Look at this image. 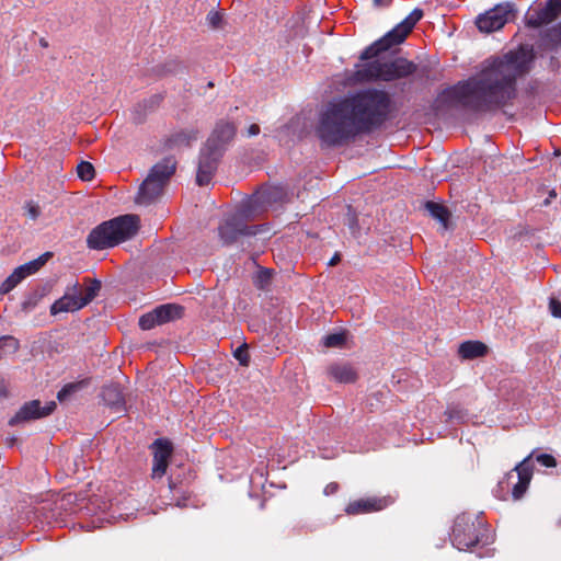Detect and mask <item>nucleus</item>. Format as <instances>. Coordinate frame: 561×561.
Segmentation results:
<instances>
[{
    "label": "nucleus",
    "instance_id": "35",
    "mask_svg": "<svg viewBox=\"0 0 561 561\" xmlns=\"http://www.w3.org/2000/svg\"><path fill=\"white\" fill-rule=\"evenodd\" d=\"M344 333H331L324 336L325 347H340L344 344Z\"/></svg>",
    "mask_w": 561,
    "mask_h": 561
},
{
    "label": "nucleus",
    "instance_id": "47",
    "mask_svg": "<svg viewBox=\"0 0 561 561\" xmlns=\"http://www.w3.org/2000/svg\"><path fill=\"white\" fill-rule=\"evenodd\" d=\"M260 134V127L257 124H251L249 129H248V136L251 137V136H256Z\"/></svg>",
    "mask_w": 561,
    "mask_h": 561
},
{
    "label": "nucleus",
    "instance_id": "16",
    "mask_svg": "<svg viewBox=\"0 0 561 561\" xmlns=\"http://www.w3.org/2000/svg\"><path fill=\"white\" fill-rule=\"evenodd\" d=\"M100 402L104 407L108 408L110 413L116 415H123L127 409L125 408V399L123 389L118 383H105L100 390Z\"/></svg>",
    "mask_w": 561,
    "mask_h": 561
},
{
    "label": "nucleus",
    "instance_id": "19",
    "mask_svg": "<svg viewBox=\"0 0 561 561\" xmlns=\"http://www.w3.org/2000/svg\"><path fill=\"white\" fill-rule=\"evenodd\" d=\"M268 206L259 202V199L250 197V199L241 203L236 213L231 214L229 218L248 222L259 218L266 210Z\"/></svg>",
    "mask_w": 561,
    "mask_h": 561
},
{
    "label": "nucleus",
    "instance_id": "38",
    "mask_svg": "<svg viewBox=\"0 0 561 561\" xmlns=\"http://www.w3.org/2000/svg\"><path fill=\"white\" fill-rule=\"evenodd\" d=\"M447 420H456L458 423H461L466 419V412L458 408H449L445 412Z\"/></svg>",
    "mask_w": 561,
    "mask_h": 561
},
{
    "label": "nucleus",
    "instance_id": "43",
    "mask_svg": "<svg viewBox=\"0 0 561 561\" xmlns=\"http://www.w3.org/2000/svg\"><path fill=\"white\" fill-rule=\"evenodd\" d=\"M207 22L213 28H218L221 24V15L218 12L210 11L207 14Z\"/></svg>",
    "mask_w": 561,
    "mask_h": 561
},
{
    "label": "nucleus",
    "instance_id": "21",
    "mask_svg": "<svg viewBox=\"0 0 561 561\" xmlns=\"http://www.w3.org/2000/svg\"><path fill=\"white\" fill-rule=\"evenodd\" d=\"M198 130L194 128L184 129L174 133L168 137L163 144L165 150H174L183 147H190L192 142L197 141Z\"/></svg>",
    "mask_w": 561,
    "mask_h": 561
},
{
    "label": "nucleus",
    "instance_id": "48",
    "mask_svg": "<svg viewBox=\"0 0 561 561\" xmlns=\"http://www.w3.org/2000/svg\"><path fill=\"white\" fill-rule=\"evenodd\" d=\"M8 397V390L5 387V382L3 379H0V399H4Z\"/></svg>",
    "mask_w": 561,
    "mask_h": 561
},
{
    "label": "nucleus",
    "instance_id": "1",
    "mask_svg": "<svg viewBox=\"0 0 561 561\" xmlns=\"http://www.w3.org/2000/svg\"><path fill=\"white\" fill-rule=\"evenodd\" d=\"M531 60L533 48L522 45L517 50L485 62L479 75L447 90V99L478 112L502 106L514 99L515 80L528 71Z\"/></svg>",
    "mask_w": 561,
    "mask_h": 561
},
{
    "label": "nucleus",
    "instance_id": "51",
    "mask_svg": "<svg viewBox=\"0 0 561 561\" xmlns=\"http://www.w3.org/2000/svg\"><path fill=\"white\" fill-rule=\"evenodd\" d=\"M339 262H340V254L335 253L334 256L330 259L329 265L330 266H335L336 263H339Z\"/></svg>",
    "mask_w": 561,
    "mask_h": 561
},
{
    "label": "nucleus",
    "instance_id": "8",
    "mask_svg": "<svg viewBox=\"0 0 561 561\" xmlns=\"http://www.w3.org/2000/svg\"><path fill=\"white\" fill-rule=\"evenodd\" d=\"M515 8L512 2H504L480 14L476 26L483 33L496 32L514 19Z\"/></svg>",
    "mask_w": 561,
    "mask_h": 561
},
{
    "label": "nucleus",
    "instance_id": "28",
    "mask_svg": "<svg viewBox=\"0 0 561 561\" xmlns=\"http://www.w3.org/2000/svg\"><path fill=\"white\" fill-rule=\"evenodd\" d=\"M58 515L59 511L57 507H54L53 503H44L35 508V517H37L43 525H49L56 522Z\"/></svg>",
    "mask_w": 561,
    "mask_h": 561
},
{
    "label": "nucleus",
    "instance_id": "52",
    "mask_svg": "<svg viewBox=\"0 0 561 561\" xmlns=\"http://www.w3.org/2000/svg\"><path fill=\"white\" fill-rule=\"evenodd\" d=\"M141 197V193H139V187L137 188L136 193H134V204H139V198Z\"/></svg>",
    "mask_w": 561,
    "mask_h": 561
},
{
    "label": "nucleus",
    "instance_id": "49",
    "mask_svg": "<svg viewBox=\"0 0 561 561\" xmlns=\"http://www.w3.org/2000/svg\"><path fill=\"white\" fill-rule=\"evenodd\" d=\"M391 0H373V3H375L376 7L385 8L389 5Z\"/></svg>",
    "mask_w": 561,
    "mask_h": 561
},
{
    "label": "nucleus",
    "instance_id": "50",
    "mask_svg": "<svg viewBox=\"0 0 561 561\" xmlns=\"http://www.w3.org/2000/svg\"><path fill=\"white\" fill-rule=\"evenodd\" d=\"M556 197V192L554 191H551L549 193V196H547V198L545 199L543 202V206H549L550 203H551V199H553Z\"/></svg>",
    "mask_w": 561,
    "mask_h": 561
},
{
    "label": "nucleus",
    "instance_id": "5",
    "mask_svg": "<svg viewBox=\"0 0 561 561\" xmlns=\"http://www.w3.org/2000/svg\"><path fill=\"white\" fill-rule=\"evenodd\" d=\"M382 53L369 58L371 61L357 66V70L354 72L356 82H392L415 72L416 66L414 62L401 57L385 60L378 57Z\"/></svg>",
    "mask_w": 561,
    "mask_h": 561
},
{
    "label": "nucleus",
    "instance_id": "36",
    "mask_svg": "<svg viewBox=\"0 0 561 561\" xmlns=\"http://www.w3.org/2000/svg\"><path fill=\"white\" fill-rule=\"evenodd\" d=\"M64 299H66V304L70 305L72 307V310H80L88 304H82V296L79 294H72V295H65L62 296Z\"/></svg>",
    "mask_w": 561,
    "mask_h": 561
},
{
    "label": "nucleus",
    "instance_id": "23",
    "mask_svg": "<svg viewBox=\"0 0 561 561\" xmlns=\"http://www.w3.org/2000/svg\"><path fill=\"white\" fill-rule=\"evenodd\" d=\"M424 208L432 218L436 219V221L442 225L443 229L449 230L453 228L451 213L446 205L436 202H427L424 204Z\"/></svg>",
    "mask_w": 561,
    "mask_h": 561
},
{
    "label": "nucleus",
    "instance_id": "3",
    "mask_svg": "<svg viewBox=\"0 0 561 561\" xmlns=\"http://www.w3.org/2000/svg\"><path fill=\"white\" fill-rule=\"evenodd\" d=\"M371 131V128L336 108L331 104L320 114L316 126V136L321 147L334 148L354 139L358 134Z\"/></svg>",
    "mask_w": 561,
    "mask_h": 561
},
{
    "label": "nucleus",
    "instance_id": "41",
    "mask_svg": "<svg viewBox=\"0 0 561 561\" xmlns=\"http://www.w3.org/2000/svg\"><path fill=\"white\" fill-rule=\"evenodd\" d=\"M271 280V271L267 268L260 270L257 273V285L260 288H265Z\"/></svg>",
    "mask_w": 561,
    "mask_h": 561
},
{
    "label": "nucleus",
    "instance_id": "55",
    "mask_svg": "<svg viewBox=\"0 0 561 561\" xmlns=\"http://www.w3.org/2000/svg\"><path fill=\"white\" fill-rule=\"evenodd\" d=\"M126 516L127 517H135V513H127Z\"/></svg>",
    "mask_w": 561,
    "mask_h": 561
},
{
    "label": "nucleus",
    "instance_id": "26",
    "mask_svg": "<svg viewBox=\"0 0 561 561\" xmlns=\"http://www.w3.org/2000/svg\"><path fill=\"white\" fill-rule=\"evenodd\" d=\"M485 353V344L479 341H467L458 346V354L461 358H478L484 356Z\"/></svg>",
    "mask_w": 561,
    "mask_h": 561
},
{
    "label": "nucleus",
    "instance_id": "24",
    "mask_svg": "<svg viewBox=\"0 0 561 561\" xmlns=\"http://www.w3.org/2000/svg\"><path fill=\"white\" fill-rule=\"evenodd\" d=\"M327 374L330 375L331 379L340 383H353L357 380V373L346 363H337L329 366Z\"/></svg>",
    "mask_w": 561,
    "mask_h": 561
},
{
    "label": "nucleus",
    "instance_id": "34",
    "mask_svg": "<svg viewBox=\"0 0 561 561\" xmlns=\"http://www.w3.org/2000/svg\"><path fill=\"white\" fill-rule=\"evenodd\" d=\"M61 312H76V310H72V307L66 304V299L62 296L54 301L50 307L51 316H57Z\"/></svg>",
    "mask_w": 561,
    "mask_h": 561
},
{
    "label": "nucleus",
    "instance_id": "22",
    "mask_svg": "<svg viewBox=\"0 0 561 561\" xmlns=\"http://www.w3.org/2000/svg\"><path fill=\"white\" fill-rule=\"evenodd\" d=\"M386 499H359L357 501L348 503L346 513L350 515L367 514L370 512L382 510L386 507Z\"/></svg>",
    "mask_w": 561,
    "mask_h": 561
},
{
    "label": "nucleus",
    "instance_id": "14",
    "mask_svg": "<svg viewBox=\"0 0 561 561\" xmlns=\"http://www.w3.org/2000/svg\"><path fill=\"white\" fill-rule=\"evenodd\" d=\"M561 15V0H546L540 8L527 15L528 27H541L553 23Z\"/></svg>",
    "mask_w": 561,
    "mask_h": 561
},
{
    "label": "nucleus",
    "instance_id": "15",
    "mask_svg": "<svg viewBox=\"0 0 561 561\" xmlns=\"http://www.w3.org/2000/svg\"><path fill=\"white\" fill-rule=\"evenodd\" d=\"M150 449L152 453L151 477L161 479L165 474L168 459H170L172 453V445L168 439L157 438L150 445Z\"/></svg>",
    "mask_w": 561,
    "mask_h": 561
},
{
    "label": "nucleus",
    "instance_id": "2",
    "mask_svg": "<svg viewBox=\"0 0 561 561\" xmlns=\"http://www.w3.org/2000/svg\"><path fill=\"white\" fill-rule=\"evenodd\" d=\"M339 110L371 129L386 122L391 110V98L387 92L368 88L347 99L333 103Z\"/></svg>",
    "mask_w": 561,
    "mask_h": 561
},
{
    "label": "nucleus",
    "instance_id": "4",
    "mask_svg": "<svg viewBox=\"0 0 561 561\" xmlns=\"http://www.w3.org/2000/svg\"><path fill=\"white\" fill-rule=\"evenodd\" d=\"M139 231L137 214H122L110 218L90 230L85 238L91 251H105L129 241Z\"/></svg>",
    "mask_w": 561,
    "mask_h": 561
},
{
    "label": "nucleus",
    "instance_id": "30",
    "mask_svg": "<svg viewBox=\"0 0 561 561\" xmlns=\"http://www.w3.org/2000/svg\"><path fill=\"white\" fill-rule=\"evenodd\" d=\"M44 297L43 288H35L25 295L24 300L21 301V311L32 312L33 309L38 305V301Z\"/></svg>",
    "mask_w": 561,
    "mask_h": 561
},
{
    "label": "nucleus",
    "instance_id": "46",
    "mask_svg": "<svg viewBox=\"0 0 561 561\" xmlns=\"http://www.w3.org/2000/svg\"><path fill=\"white\" fill-rule=\"evenodd\" d=\"M337 489H339V484H336V483H329L324 488V494L325 495H331V494L335 493Z\"/></svg>",
    "mask_w": 561,
    "mask_h": 561
},
{
    "label": "nucleus",
    "instance_id": "7",
    "mask_svg": "<svg viewBox=\"0 0 561 561\" xmlns=\"http://www.w3.org/2000/svg\"><path fill=\"white\" fill-rule=\"evenodd\" d=\"M423 16V11L421 9H415L408 18H405L401 23L397 24L394 28L390 30L382 38L373 43L366 49L362 51L359 55V60H367L371 57L377 56V54L381 51H388L394 45H399L404 42L405 37L413 31L414 25L421 20Z\"/></svg>",
    "mask_w": 561,
    "mask_h": 561
},
{
    "label": "nucleus",
    "instance_id": "31",
    "mask_svg": "<svg viewBox=\"0 0 561 561\" xmlns=\"http://www.w3.org/2000/svg\"><path fill=\"white\" fill-rule=\"evenodd\" d=\"M85 290L81 295L83 297V305H90L92 300L99 295L101 289V282L99 278H84Z\"/></svg>",
    "mask_w": 561,
    "mask_h": 561
},
{
    "label": "nucleus",
    "instance_id": "13",
    "mask_svg": "<svg viewBox=\"0 0 561 561\" xmlns=\"http://www.w3.org/2000/svg\"><path fill=\"white\" fill-rule=\"evenodd\" d=\"M222 151L202 148L197 159L196 183L199 186H207L211 182L213 175L217 171L219 159Z\"/></svg>",
    "mask_w": 561,
    "mask_h": 561
},
{
    "label": "nucleus",
    "instance_id": "27",
    "mask_svg": "<svg viewBox=\"0 0 561 561\" xmlns=\"http://www.w3.org/2000/svg\"><path fill=\"white\" fill-rule=\"evenodd\" d=\"M119 279H122V285L128 296L131 299H136L139 287V272L137 270H126L122 272Z\"/></svg>",
    "mask_w": 561,
    "mask_h": 561
},
{
    "label": "nucleus",
    "instance_id": "45",
    "mask_svg": "<svg viewBox=\"0 0 561 561\" xmlns=\"http://www.w3.org/2000/svg\"><path fill=\"white\" fill-rule=\"evenodd\" d=\"M347 226H348L350 231H352L353 234L357 233V230H358L357 217H355V215L352 214L351 210H348V214H347Z\"/></svg>",
    "mask_w": 561,
    "mask_h": 561
},
{
    "label": "nucleus",
    "instance_id": "9",
    "mask_svg": "<svg viewBox=\"0 0 561 561\" xmlns=\"http://www.w3.org/2000/svg\"><path fill=\"white\" fill-rule=\"evenodd\" d=\"M55 409H57L55 401H48L45 404L37 399L27 401L21 404L14 416L9 419V426L15 427L34 420H43L51 415Z\"/></svg>",
    "mask_w": 561,
    "mask_h": 561
},
{
    "label": "nucleus",
    "instance_id": "12",
    "mask_svg": "<svg viewBox=\"0 0 561 561\" xmlns=\"http://www.w3.org/2000/svg\"><path fill=\"white\" fill-rule=\"evenodd\" d=\"M262 231L263 228H261V226H248L245 221H240L230 217H227L226 221L218 227V236H220V239L225 244L236 243L241 237H254Z\"/></svg>",
    "mask_w": 561,
    "mask_h": 561
},
{
    "label": "nucleus",
    "instance_id": "17",
    "mask_svg": "<svg viewBox=\"0 0 561 561\" xmlns=\"http://www.w3.org/2000/svg\"><path fill=\"white\" fill-rule=\"evenodd\" d=\"M233 136H236V127L233 124L226 121H220L216 124V127L213 129L210 137L207 138V141L204 142L202 148L225 152L227 146L233 139Z\"/></svg>",
    "mask_w": 561,
    "mask_h": 561
},
{
    "label": "nucleus",
    "instance_id": "18",
    "mask_svg": "<svg viewBox=\"0 0 561 561\" xmlns=\"http://www.w3.org/2000/svg\"><path fill=\"white\" fill-rule=\"evenodd\" d=\"M474 524L470 523L467 516H457L455 527H453V542L459 550H465L479 541L477 536L472 533Z\"/></svg>",
    "mask_w": 561,
    "mask_h": 561
},
{
    "label": "nucleus",
    "instance_id": "11",
    "mask_svg": "<svg viewBox=\"0 0 561 561\" xmlns=\"http://www.w3.org/2000/svg\"><path fill=\"white\" fill-rule=\"evenodd\" d=\"M184 308L179 304H163L141 317V329L151 330L180 319Z\"/></svg>",
    "mask_w": 561,
    "mask_h": 561
},
{
    "label": "nucleus",
    "instance_id": "20",
    "mask_svg": "<svg viewBox=\"0 0 561 561\" xmlns=\"http://www.w3.org/2000/svg\"><path fill=\"white\" fill-rule=\"evenodd\" d=\"M529 459H531V455H528V457L524 458L522 462L514 467V471L517 472L518 477V482L516 485H514L512 492L514 500L522 499L524 492L528 488L529 481H531L533 469L529 465Z\"/></svg>",
    "mask_w": 561,
    "mask_h": 561
},
{
    "label": "nucleus",
    "instance_id": "29",
    "mask_svg": "<svg viewBox=\"0 0 561 561\" xmlns=\"http://www.w3.org/2000/svg\"><path fill=\"white\" fill-rule=\"evenodd\" d=\"M87 385H88V380L83 379L80 381L70 382V383L62 386L61 389L58 390V392H57L58 402H60V403L65 402L66 400L71 398V396L76 394L77 391H81V389L85 388Z\"/></svg>",
    "mask_w": 561,
    "mask_h": 561
},
{
    "label": "nucleus",
    "instance_id": "10",
    "mask_svg": "<svg viewBox=\"0 0 561 561\" xmlns=\"http://www.w3.org/2000/svg\"><path fill=\"white\" fill-rule=\"evenodd\" d=\"M53 252L47 251L42 253L38 257H36L33 261H30L27 263L22 264L19 267H15L13 272L4 279V282L0 285V295H7L12 289L16 287L23 279L26 277L35 274L41 268H43L44 265L47 264L49 259L53 257Z\"/></svg>",
    "mask_w": 561,
    "mask_h": 561
},
{
    "label": "nucleus",
    "instance_id": "25",
    "mask_svg": "<svg viewBox=\"0 0 561 561\" xmlns=\"http://www.w3.org/2000/svg\"><path fill=\"white\" fill-rule=\"evenodd\" d=\"M251 197L259 199V202L267 205V207H272L278 203H283L285 199V191L282 186H270L267 188L260 190L255 194L251 195Z\"/></svg>",
    "mask_w": 561,
    "mask_h": 561
},
{
    "label": "nucleus",
    "instance_id": "53",
    "mask_svg": "<svg viewBox=\"0 0 561 561\" xmlns=\"http://www.w3.org/2000/svg\"><path fill=\"white\" fill-rule=\"evenodd\" d=\"M39 44H42L43 47L47 46V42H45L43 38H42V41H39Z\"/></svg>",
    "mask_w": 561,
    "mask_h": 561
},
{
    "label": "nucleus",
    "instance_id": "39",
    "mask_svg": "<svg viewBox=\"0 0 561 561\" xmlns=\"http://www.w3.org/2000/svg\"><path fill=\"white\" fill-rule=\"evenodd\" d=\"M161 101H162V95L154 94V95L150 96L149 100H147L145 106H142V110L148 111V112H153L157 110L158 106H160Z\"/></svg>",
    "mask_w": 561,
    "mask_h": 561
},
{
    "label": "nucleus",
    "instance_id": "54",
    "mask_svg": "<svg viewBox=\"0 0 561 561\" xmlns=\"http://www.w3.org/2000/svg\"><path fill=\"white\" fill-rule=\"evenodd\" d=\"M133 121H134V122H136V123L138 122L137 113H136V114H134Z\"/></svg>",
    "mask_w": 561,
    "mask_h": 561
},
{
    "label": "nucleus",
    "instance_id": "6",
    "mask_svg": "<svg viewBox=\"0 0 561 561\" xmlns=\"http://www.w3.org/2000/svg\"><path fill=\"white\" fill-rule=\"evenodd\" d=\"M176 170V159L174 156H164L161 160L152 164L141 183L142 204L157 201L170 183V179Z\"/></svg>",
    "mask_w": 561,
    "mask_h": 561
},
{
    "label": "nucleus",
    "instance_id": "37",
    "mask_svg": "<svg viewBox=\"0 0 561 561\" xmlns=\"http://www.w3.org/2000/svg\"><path fill=\"white\" fill-rule=\"evenodd\" d=\"M234 358L239 360L240 365L249 366L250 357L245 344L237 347V350L234 351Z\"/></svg>",
    "mask_w": 561,
    "mask_h": 561
},
{
    "label": "nucleus",
    "instance_id": "40",
    "mask_svg": "<svg viewBox=\"0 0 561 561\" xmlns=\"http://www.w3.org/2000/svg\"><path fill=\"white\" fill-rule=\"evenodd\" d=\"M24 208L25 211H27L28 218L32 220H36L41 215L39 206L31 201L25 203Z\"/></svg>",
    "mask_w": 561,
    "mask_h": 561
},
{
    "label": "nucleus",
    "instance_id": "44",
    "mask_svg": "<svg viewBox=\"0 0 561 561\" xmlns=\"http://www.w3.org/2000/svg\"><path fill=\"white\" fill-rule=\"evenodd\" d=\"M549 309L551 312V316L554 318H561V302L556 300L554 298L550 299L549 302Z\"/></svg>",
    "mask_w": 561,
    "mask_h": 561
},
{
    "label": "nucleus",
    "instance_id": "32",
    "mask_svg": "<svg viewBox=\"0 0 561 561\" xmlns=\"http://www.w3.org/2000/svg\"><path fill=\"white\" fill-rule=\"evenodd\" d=\"M20 342L11 335L0 336V355L1 354H15L19 352Z\"/></svg>",
    "mask_w": 561,
    "mask_h": 561
},
{
    "label": "nucleus",
    "instance_id": "33",
    "mask_svg": "<svg viewBox=\"0 0 561 561\" xmlns=\"http://www.w3.org/2000/svg\"><path fill=\"white\" fill-rule=\"evenodd\" d=\"M77 175H79L81 181H91L95 175L94 165L89 161L81 160V162L77 164Z\"/></svg>",
    "mask_w": 561,
    "mask_h": 561
},
{
    "label": "nucleus",
    "instance_id": "42",
    "mask_svg": "<svg viewBox=\"0 0 561 561\" xmlns=\"http://www.w3.org/2000/svg\"><path fill=\"white\" fill-rule=\"evenodd\" d=\"M536 460L543 467L553 468L557 466L556 458L549 454H541L536 457Z\"/></svg>",
    "mask_w": 561,
    "mask_h": 561
}]
</instances>
